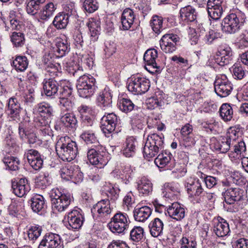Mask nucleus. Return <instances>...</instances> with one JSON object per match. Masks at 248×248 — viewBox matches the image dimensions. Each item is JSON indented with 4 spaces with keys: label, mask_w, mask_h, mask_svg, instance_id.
<instances>
[{
    "label": "nucleus",
    "mask_w": 248,
    "mask_h": 248,
    "mask_svg": "<svg viewBox=\"0 0 248 248\" xmlns=\"http://www.w3.org/2000/svg\"><path fill=\"white\" fill-rule=\"evenodd\" d=\"M56 150L59 157L64 161L70 162L78 154L76 142L67 136L59 138L56 144Z\"/></svg>",
    "instance_id": "nucleus-1"
},
{
    "label": "nucleus",
    "mask_w": 248,
    "mask_h": 248,
    "mask_svg": "<svg viewBox=\"0 0 248 248\" xmlns=\"http://www.w3.org/2000/svg\"><path fill=\"white\" fill-rule=\"evenodd\" d=\"M164 148V136L156 133L151 134L146 140L143 148V155L145 158L150 160L155 156Z\"/></svg>",
    "instance_id": "nucleus-2"
},
{
    "label": "nucleus",
    "mask_w": 248,
    "mask_h": 248,
    "mask_svg": "<svg viewBox=\"0 0 248 248\" xmlns=\"http://www.w3.org/2000/svg\"><path fill=\"white\" fill-rule=\"evenodd\" d=\"M245 14L236 10L227 16L221 24L222 30L226 33L232 34L238 31L245 21Z\"/></svg>",
    "instance_id": "nucleus-3"
},
{
    "label": "nucleus",
    "mask_w": 248,
    "mask_h": 248,
    "mask_svg": "<svg viewBox=\"0 0 248 248\" xmlns=\"http://www.w3.org/2000/svg\"><path fill=\"white\" fill-rule=\"evenodd\" d=\"M95 83V79L91 75L80 76L76 83L78 95L83 98L91 97L96 90Z\"/></svg>",
    "instance_id": "nucleus-4"
},
{
    "label": "nucleus",
    "mask_w": 248,
    "mask_h": 248,
    "mask_svg": "<svg viewBox=\"0 0 248 248\" xmlns=\"http://www.w3.org/2000/svg\"><path fill=\"white\" fill-rule=\"evenodd\" d=\"M150 81L140 75L132 76L127 80L128 90L135 94L146 93L149 89Z\"/></svg>",
    "instance_id": "nucleus-5"
},
{
    "label": "nucleus",
    "mask_w": 248,
    "mask_h": 248,
    "mask_svg": "<svg viewBox=\"0 0 248 248\" xmlns=\"http://www.w3.org/2000/svg\"><path fill=\"white\" fill-rule=\"evenodd\" d=\"M129 222L128 215L126 213L119 212L111 218L108 226L112 232L121 233L128 228Z\"/></svg>",
    "instance_id": "nucleus-6"
},
{
    "label": "nucleus",
    "mask_w": 248,
    "mask_h": 248,
    "mask_svg": "<svg viewBox=\"0 0 248 248\" xmlns=\"http://www.w3.org/2000/svg\"><path fill=\"white\" fill-rule=\"evenodd\" d=\"M215 91L221 97L228 96L232 90V85L225 75L217 77L214 82Z\"/></svg>",
    "instance_id": "nucleus-7"
},
{
    "label": "nucleus",
    "mask_w": 248,
    "mask_h": 248,
    "mask_svg": "<svg viewBox=\"0 0 248 248\" xmlns=\"http://www.w3.org/2000/svg\"><path fill=\"white\" fill-rule=\"evenodd\" d=\"M180 41L179 36L175 34L164 35L160 41L161 50L166 53H172L176 49V46Z\"/></svg>",
    "instance_id": "nucleus-8"
},
{
    "label": "nucleus",
    "mask_w": 248,
    "mask_h": 248,
    "mask_svg": "<svg viewBox=\"0 0 248 248\" xmlns=\"http://www.w3.org/2000/svg\"><path fill=\"white\" fill-rule=\"evenodd\" d=\"M22 108L17 99L15 97H10L6 106L5 112L10 121L18 122L20 119Z\"/></svg>",
    "instance_id": "nucleus-9"
},
{
    "label": "nucleus",
    "mask_w": 248,
    "mask_h": 248,
    "mask_svg": "<svg viewBox=\"0 0 248 248\" xmlns=\"http://www.w3.org/2000/svg\"><path fill=\"white\" fill-rule=\"evenodd\" d=\"M118 122V116L114 113H106L101 119V128L106 136L113 132Z\"/></svg>",
    "instance_id": "nucleus-10"
},
{
    "label": "nucleus",
    "mask_w": 248,
    "mask_h": 248,
    "mask_svg": "<svg viewBox=\"0 0 248 248\" xmlns=\"http://www.w3.org/2000/svg\"><path fill=\"white\" fill-rule=\"evenodd\" d=\"M62 243L61 236L56 233H46L42 240L38 248H59Z\"/></svg>",
    "instance_id": "nucleus-11"
},
{
    "label": "nucleus",
    "mask_w": 248,
    "mask_h": 248,
    "mask_svg": "<svg viewBox=\"0 0 248 248\" xmlns=\"http://www.w3.org/2000/svg\"><path fill=\"white\" fill-rule=\"evenodd\" d=\"M157 57V51L155 49L147 50L144 53L143 59L146 62L145 69L150 73H154L159 70L155 59Z\"/></svg>",
    "instance_id": "nucleus-12"
},
{
    "label": "nucleus",
    "mask_w": 248,
    "mask_h": 248,
    "mask_svg": "<svg viewBox=\"0 0 248 248\" xmlns=\"http://www.w3.org/2000/svg\"><path fill=\"white\" fill-rule=\"evenodd\" d=\"M13 192L19 197L26 196L31 190V186L27 179L21 178L12 183Z\"/></svg>",
    "instance_id": "nucleus-13"
},
{
    "label": "nucleus",
    "mask_w": 248,
    "mask_h": 248,
    "mask_svg": "<svg viewBox=\"0 0 248 248\" xmlns=\"http://www.w3.org/2000/svg\"><path fill=\"white\" fill-rule=\"evenodd\" d=\"M45 94L51 98L59 96L60 85L54 78L45 79L43 82Z\"/></svg>",
    "instance_id": "nucleus-14"
},
{
    "label": "nucleus",
    "mask_w": 248,
    "mask_h": 248,
    "mask_svg": "<svg viewBox=\"0 0 248 248\" xmlns=\"http://www.w3.org/2000/svg\"><path fill=\"white\" fill-rule=\"evenodd\" d=\"M84 221L83 215L78 210H73L67 214V222L69 229L77 230L79 229Z\"/></svg>",
    "instance_id": "nucleus-15"
},
{
    "label": "nucleus",
    "mask_w": 248,
    "mask_h": 248,
    "mask_svg": "<svg viewBox=\"0 0 248 248\" xmlns=\"http://www.w3.org/2000/svg\"><path fill=\"white\" fill-rule=\"evenodd\" d=\"M34 110L38 113L40 118L38 119L43 120L50 121V119L52 116L53 109L52 107L46 102H41L38 104L34 108Z\"/></svg>",
    "instance_id": "nucleus-16"
},
{
    "label": "nucleus",
    "mask_w": 248,
    "mask_h": 248,
    "mask_svg": "<svg viewBox=\"0 0 248 248\" xmlns=\"http://www.w3.org/2000/svg\"><path fill=\"white\" fill-rule=\"evenodd\" d=\"M136 19V15L130 8L125 9L122 14L121 22L124 30H128L133 25Z\"/></svg>",
    "instance_id": "nucleus-17"
},
{
    "label": "nucleus",
    "mask_w": 248,
    "mask_h": 248,
    "mask_svg": "<svg viewBox=\"0 0 248 248\" xmlns=\"http://www.w3.org/2000/svg\"><path fill=\"white\" fill-rule=\"evenodd\" d=\"M212 229L216 235L220 237L226 236L230 232L228 223L222 218L214 221Z\"/></svg>",
    "instance_id": "nucleus-18"
},
{
    "label": "nucleus",
    "mask_w": 248,
    "mask_h": 248,
    "mask_svg": "<svg viewBox=\"0 0 248 248\" xmlns=\"http://www.w3.org/2000/svg\"><path fill=\"white\" fill-rule=\"evenodd\" d=\"M152 210L147 206L136 207L133 211L134 219L138 222H144L150 217Z\"/></svg>",
    "instance_id": "nucleus-19"
},
{
    "label": "nucleus",
    "mask_w": 248,
    "mask_h": 248,
    "mask_svg": "<svg viewBox=\"0 0 248 248\" xmlns=\"http://www.w3.org/2000/svg\"><path fill=\"white\" fill-rule=\"evenodd\" d=\"M168 213L170 217L180 220L185 216V209L178 202H173L167 209Z\"/></svg>",
    "instance_id": "nucleus-20"
},
{
    "label": "nucleus",
    "mask_w": 248,
    "mask_h": 248,
    "mask_svg": "<svg viewBox=\"0 0 248 248\" xmlns=\"http://www.w3.org/2000/svg\"><path fill=\"white\" fill-rule=\"evenodd\" d=\"M180 16L182 21L186 23L194 22L197 16L196 10L190 5L182 8L180 11Z\"/></svg>",
    "instance_id": "nucleus-21"
},
{
    "label": "nucleus",
    "mask_w": 248,
    "mask_h": 248,
    "mask_svg": "<svg viewBox=\"0 0 248 248\" xmlns=\"http://www.w3.org/2000/svg\"><path fill=\"white\" fill-rule=\"evenodd\" d=\"M112 94L108 87H106L101 92L97 98L98 106L102 108L111 106Z\"/></svg>",
    "instance_id": "nucleus-22"
},
{
    "label": "nucleus",
    "mask_w": 248,
    "mask_h": 248,
    "mask_svg": "<svg viewBox=\"0 0 248 248\" xmlns=\"http://www.w3.org/2000/svg\"><path fill=\"white\" fill-rule=\"evenodd\" d=\"M137 145L138 142L135 138L133 137L127 138L122 150L123 155L127 157L134 156L136 153Z\"/></svg>",
    "instance_id": "nucleus-23"
},
{
    "label": "nucleus",
    "mask_w": 248,
    "mask_h": 248,
    "mask_svg": "<svg viewBox=\"0 0 248 248\" xmlns=\"http://www.w3.org/2000/svg\"><path fill=\"white\" fill-rule=\"evenodd\" d=\"M92 212H97L100 216H105L111 212L110 202L108 200H102L95 204L92 209Z\"/></svg>",
    "instance_id": "nucleus-24"
},
{
    "label": "nucleus",
    "mask_w": 248,
    "mask_h": 248,
    "mask_svg": "<svg viewBox=\"0 0 248 248\" xmlns=\"http://www.w3.org/2000/svg\"><path fill=\"white\" fill-rule=\"evenodd\" d=\"M224 197L227 203L231 204L242 199V194L237 188H228L224 193Z\"/></svg>",
    "instance_id": "nucleus-25"
},
{
    "label": "nucleus",
    "mask_w": 248,
    "mask_h": 248,
    "mask_svg": "<svg viewBox=\"0 0 248 248\" xmlns=\"http://www.w3.org/2000/svg\"><path fill=\"white\" fill-rule=\"evenodd\" d=\"M138 190L142 196H148L153 191V184L145 177H142L138 182Z\"/></svg>",
    "instance_id": "nucleus-26"
},
{
    "label": "nucleus",
    "mask_w": 248,
    "mask_h": 248,
    "mask_svg": "<svg viewBox=\"0 0 248 248\" xmlns=\"http://www.w3.org/2000/svg\"><path fill=\"white\" fill-rule=\"evenodd\" d=\"M71 202V196L70 194L63 195L57 200H54L52 204V207L54 210L59 212L64 211L69 205Z\"/></svg>",
    "instance_id": "nucleus-27"
},
{
    "label": "nucleus",
    "mask_w": 248,
    "mask_h": 248,
    "mask_svg": "<svg viewBox=\"0 0 248 248\" xmlns=\"http://www.w3.org/2000/svg\"><path fill=\"white\" fill-rule=\"evenodd\" d=\"M163 227V221L158 217L154 218L149 224L150 233L154 237L158 236L162 233Z\"/></svg>",
    "instance_id": "nucleus-28"
},
{
    "label": "nucleus",
    "mask_w": 248,
    "mask_h": 248,
    "mask_svg": "<svg viewBox=\"0 0 248 248\" xmlns=\"http://www.w3.org/2000/svg\"><path fill=\"white\" fill-rule=\"evenodd\" d=\"M57 9V5L52 2H49L46 4L38 13L40 19L47 20L52 16Z\"/></svg>",
    "instance_id": "nucleus-29"
},
{
    "label": "nucleus",
    "mask_w": 248,
    "mask_h": 248,
    "mask_svg": "<svg viewBox=\"0 0 248 248\" xmlns=\"http://www.w3.org/2000/svg\"><path fill=\"white\" fill-rule=\"evenodd\" d=\"M70 50L69 45L67 40L58 39L56 43L55 55L57 57L61 58L67 54Z\"/></svg>",
    "instance_id": "nucleus-30"
},
{
    "label": "nucleus",
    "mask_w": 248,
    "mask_h": 248,
    "mask_svg": "<svg viewBox=\"0 0 248 248\" xmlns=\"http://www.w3.org/2000/svg\"><path fill=\"white\" fill-rule=\"evenodd\" d=\"M186 188L188 193L192 196H200L203 191L199 180H194L191 183L188 182Z\"/></svg>",
    "instance_id": "nucleus-31"
},
{
    "label": "nucleus",
    "mask_w": 248,
    "mask_h": 248,
    "mask_svg": "<svg viewBox=\"0 0 248 248\" xmlns=\"http://www.w3.org/2000/svg\"><path fill=\"white\" fill-rule=\"evenodd\" d=\"M11 64L17 71L23 72L27 68L29 61L25 56H17L13 61Z\"/></svg>",
    "instance_id": "nucleus-32"
},
{
    "label": "nucleus",
    "mask_w": 248,
    "mask_h": 248,
    "mask_svg": "<svg viewBox=\"0 0 248 248\" xmlns=\"http://www.w3.org/2000/svg\"><path fill=\"white\" fill-rule=\"evenodd\" d=\"M87 25L91 33V39L94 42L96 41L100 31V22L91 18L88 21Z\"/></svg>",
    "instance_id": "nucleus-33"
},
{
    "label": "nucleus",
    "mask_w": 248,
    "mask_h": 248,
    "mask_svg": "<svg viewBox=\"0 0 248 248\" xmlns=\"http://www.w3.org/2000/svg\"><path fill=\"white\" fill-rule=\"evenodd\" d=\"M44 198L41 195H35L31 200V207L33 212L39 213L44 210L45 207Z\"/></svg>",
    "instance_id": "nucleus-34"
},
{
    "label": "nucleus",
    "mask_w": 248,
    "mask_h": 248,
    "mask_svg": "<svg viewBox=\"0 0 248 248\" xmlns=\"http://www.w3.org/2000/svg\"><path fill=\"white\" fill-rule=\"evenodd\" d=\"M163 190L164 196L169 199H175L179 193L178 187L173 183H165Z\"/></svg>",
    "instance_id": "nucleus-35"
},
{
    "label": "nucleus",
    "mask_w": 248,
    "mask_h": 248,
    "mask_svg": "<svg viewBox=\"0 0 248 248\" xmlns=\"http://www.w3.org/2000/svg\"><path fill=\"white\" fill-rule=\"evenodd\" d=\"M45 1L46 0H28L26 6L27 13L31 15H35Z\"/></svg>",
    "instance_id": "nucleus-36"
},
{
    "label": "nucleus",
    "mask_w": 248,
    "mask_h": 248,
    "mask_svg": "<svg viewBox=\"0 0 248 248\" xmlns=\"http://www.w3.org/2000/svg\"><path fill=\"white\" fill-rule=\"evenodd\" d=\"M226 137L222 138L215 143L214 148L220 153H226L231 148V145L233 144Z\"/></svg>",
    "instance_id": "nucleus-37"
},
{
    "label": "nucleus",
    "mask_w": 248,
    "mask_h": 248,
    "mask_svg": "<svg viewBox=\"0 0 248 248\" xmlns=\"http://www.w3.org/2000/svg\"><path fill=\"white\" fill-rule=\"evenodd\" d=\"M220 116L225 122L230 121L232 118L233 111L232 106L227 103L223 104L219 109Z\"/></svg>",
    "instance_id": "nucleus-38"
},
{
    "label": "nucleus",
    "mask_w": 248,
    "mask_h": 248,
    "mask_svg": "<svg viewBox=\"0 0 248 248\" xmlns=\"http://www.w3.org/2000/svg\"><path fill=\"white\" fill-rule=\"evenodd\" d=\"M61 122L66 127L76 128L77 120L75 116L71 113H66L61 117Z\"/></svg>",
    "instance_id": "nucleus-39"
},
{
    "label": "nucleus",
    "mask_w": 248,
    "mask_h": 248,
    "mask_svg": "<svg viewBox=\"0 0 248 248\" xmlns=\"http://www.w3.org/2000/svg\"><path fill=\"white\" fill-rule=\"evenodd\" d=\"M68 22L69 19L67 17L60 13L54 17L52 24L57 29L61 30L66 27Z\"/></svg>",
    "instance_id": "nucleus-40"
},
{
    "label": "nucleus",
    "mask_w": 248,
    "mask_h": 248,
    "mask_svg": "<svg viewBox=\"0 0 248 248\" xmlns=\"http://www.w3.org/2000/svg\"><path fill=\"white\" fill-rule=\"evenodd\" d=\"M150 24L153 31L157 34H159L163 30V18L161 16H154Z\"/></svg>",
    "instance_id": "nucleus-41"
},
{
    "label": "nucleus",
    "mask_w": 248,
    "mask_h": 248,
    "mask_svg": "<svg viewBox=\"0 0 248 248\" xmlns=\"http://www.w3.org/2000/svg\"><path fill=\"white\" fill-rule=\"evenodd\" d=\"M38 119L36 122V126L39 129L40 134L43 136H50L51 129L49 125L50 121Z\"/></svg>",
    "instance_id": "nucleus-42"
},
{
    "label": "nucleus",
    "mask_w": 248,
    "mask_h": 248,
    "mask_svg": "<svg viewBox=\"0 0 248 248\" xmlns=\"http://www.w3.org/2000/svg\"><path fill=\"white\" fill-rule=\"evenodd\" d=\"M171 154L165 153L159 154L155 159V165L161 168H163L167 166L171 160Z\"/></svg>",
    "instance_id": "nucleus-43"
},
{
    "label": "nucleus",
    "mask_w": 248,
    "mask_h": 248,
    "mask_svg": "<svg viewBox=\"0 0 248 248\" xmlns=\"http://www.w3.org/2000/svg\"><path fill=\"white\" fill-rule=\"evenodd\" d=\"M3 162L6 166L11 170H16L19 168V160L12 156H5L3 159Z\"/></svg>",
    "instance_id": "nucleus-44"
},
{
    "label": "nucleus",
    "mask_w": 248,
    "mask_h": 248,
    "mask_svg": "<svg viewBox=\"0 0 248 248\" xmlns=\"http://www.w3.org/2000/svg\"><path fill=\"white\" fill-rule=\"evenodd\" d=\"M118 106L120 109L125 113L131 112L135 107L134 103L129 99L124 98L119 99Z\"/></svg>",
    "instance_id": "nucleus-45"
},
{
    "label": "nucleus",
    "mask_w": 248,
    "mask_h": 248,
    "mask_svg": "<svg viewBox=\"0 0 248 248\" xmlns=\"http://www.w3.org/2000/svg\"><path fill=\"white\" fill-rule=\"evenodd\" d=\"M144 230L140 226H135L130 231V239L133 242H138L143 237Z\"/></svg>",
    "instance_id": "nucleus-46"
},
{
    "label": "nucleus",
    "mask_w": 248,
    "mask_h": 248,
    "mask_svg": "<svg viewBox=\"0 0 248 248\" xmlns=\"http://www.w3.org/2000/svg\"><path fill=\"white\" fill-rule=\"evenodd\" d=\"M96 160L95 164H93V165H95L99 168H103L108 162L109 156L108 153L103 151L101 152L98 151Z\"/></svg>",
    "instance_id": "nucleus-47"
},
{
    "label": "nucleus",
    "mask_w": 248,
    "mask_h": 248,
    "mask_svg": "<svg viewBox=\"0 0 248 248\" xmlns=\"http://www.w3.org/2000/svg\"><path fill=\"white\" fill-rule=\"evenodd\" d=\"M120 173L123 176L122 178L124 179V182L125 184H129L134 176L133 171L129 165L123 166Z\"/></svg>",
    "instance_id": "nucleus-48"
},
{
    "label": "nucleus",
    "mask_w": 248,
    "mask_h": 248,
    "mask_svg": "<svg viewBox=\"0 0 248 248\" xmlns=\"http://www.w3.org/2000/svg\"><path fill=\"white\" fill-rule=\"evenodd\" d=\"M209 16L215 20L220 18L223 13V7H210L207 6Z\"/></svg>",
    "instance_id": "nucleus-49"
},
{
    "label": "nucleus",
    "mask_w": 248,
    "mask_h": 248,
    "mask_svg": "<svg viewBox=\"0 0 248 248\" xmlns=\"http://www.w3.org/2000/svg\"><path fill=\"white\" fill-rule=\"evenodd\" d=\"M242 132L241 128L238 126L230 127L228 130L226 138L230 140L231 142H233L238 137L241 136Z\"/></svg>",
    "instance_id": "nucleus-50"
},
{
    "label": "nucleus",
    "mask_w": 248,
    "mask_h": 248,
    "mask_svg": "<svg viewBox=\"0 0 248 248\" xmlns=\"http://www.w3.org/2000/svg\"><path fill=\"white\" fill-rule=\"evenodd\" d=\"M11 40L13 45L16 47L22 46L25 42L24 35L20 32H14L11 36Z\"/></svg>",
    "instance_id": "nucleus-51"
},
{
    "label": "nucleus",
    "mask_w": 248,
    "mask_h": 248,
    "mask_svg": "<svg viewBox=\"0 0 248 248\" xmlns=\"http://www.w3.org/2000/svg\"><path fill=\"white\" fill-rule=\"evenodd\" d=\"M75 165H66L62 167L60 170L61 177L66 180H70L73 172Z\"/></svg>",
    "instance_id": "nucleus-52"
},
{
    "label": "nucleus",
    "mask_w": 248,
    "mask_h": 248,
    "mask_svg": "<svg viewBox=\"0 0 248 248\" xmlns=\"http://www.w3.org/2000/svg\"><path fill=\"white\" fill-rule=\"evenodd\" d=\"M220 37V33L211 30L206 33L203 40L205 43L210 45Z\"/></svg>",
    "instance_id": "nucleus-53"
},
{
    "label": "nucleus",
    "mask_w": 248,
    "mask_h": 248,
    "mask_svg": "<svg viewBox=\"0 0 248 248\" xmlns=\"http://www.w3.org/2000/svg\"><path fill=\"white\" fill-rule=\"evenodd\" d=\"M81 138L87 143H95L97 140L93 129L85 130L81 135Z\"/></svg>",
    "instance_id": "nucleus-54"
},
{
    "label": "nucleus",
    "mask_w": 248,
    "mask_h": 248,
    "mask_svg": "<svg viewBox=\"0 0 248 248\" xmlns=\"http://www.w3.org/2000/svg\"><path fill=\"white\" fill-rule=\"evenodd\" d=\"M83 7L86 12L92 13L98 9L99 4L96 0H85Z\"/></svg>",
    "instance_id": "nucleus-55"
},
{
    "label": "nucleus",
    "mask_w": 248,
    "mask_h": 248,
    "mask_svg": "<svg viewBox=\"0 0 248 248\" xmlns=\"http://www.w3.org/2000/svg\"><path fill=\"white\" fill-rule=\"evenodd\" d=\"M42 231V227L38 225L31 226L28 232V236L30 240H35L41 235Z\"/></svg>",
    "instance_id": "nucleus-56"
},
{
    "label": "nucleus",
    "mask_w": 248,
    "mask_h": 248,
    "mask_svg": "<svg viewBox=\"0 0 248 248\" xmlns=\"http://www.w3.org/2000/svg\"><path fill=\"white\" fill-rule=\"evenodd\" d=\"M235 78L241 79L244 78L245 73L243 67L239 63L234 64L231 69Z\"/></svg>",
    "instance_id": "nucleus-57"
},
{
    "label": "nucleus",
    "mask_w": 248,
    "mask_h": 248,
    "mask_svg": "<svg viewBox=\"0 0 248 248\" xmlns=\"http://www.w3.org/2000/svg\"><path fill=\"white\" fill-rule=\"evenodd\" d=\"M35 183L38 187L41 189L45 188L46 186L49 184L48 176L45 174L39 175L35 178Z\"/></svg>",
    "instance_id": "nucleus-58"
},
{
    "label": "nucleus",
    "mask_w": 248,
    "mask_h": 248,
    "mask_svg": "<svg viewBox=\"0 0 248 248\" xmlns=\"http://www.w3.org/2000/svg\"><path fill=\"white\" fill-rule=\"evenodd\" d=\"M83 179V173L80 171L78 166L75 165L73 172H72L70 180L77 184L82 181Z\"/></svg>",
    "instance_id": "nucleus-59"
},
{
    "label": "nucleus",
    "mask_w": 248,
    "mask_h": 248,
    "mask_svg": "<svg viewBox=\"0 0 248 248\" xmlns=\"http://www.w3.org/2000/svg\"><path fill=\"white\" fill-rule=\"evenodd\" d=\"M74 44L78 49H81L83 46L84 41L81 32L78 30L75 31L73 36Z\"/></svg>",
    "instance_id": "nucleus-60"
},
{
    "label": "nucleus",
    "mask_w": 248,
    "mask_h": 248,
    "mask_svg": "<svg viewBox=\"0 0 248 248\" xmlns=\"http://www.w3.org/2000/svg\"><path fill=\"white\" fill-rule=\"evenodd\" d=\"M232 52L230 47L228 46H220L217 53L216 57H229L231 58Z\"/></svg>",
    "instance_id": "nucleus-61"
},
{
    "label": "nucleus",
    "mask_w": 248,
    "mask_h": 248,
    "mask_svg": "<svg viewBox=\"0 0 248 248\" xmlns=\"http://www.w3.org/2000/svg\"><path fill=\"white\" fill-rule=\"evenodd\" d=\"M143 117L141 115L136 113L133 114L131 117V124L135 126H136L139 129L143 128Z\"/></svg>",
    "instance_id": "nucleus-62"
},
{
    "label": "nucleus",
    "mask_w": 248,
    "mask_h": 248,
    "mask_svg": "<svg viewBox=\"0 0 248 248\" xmlns=\"http://www.w3.org/2000/svg\"><path fill=\"white\" fill-rule=\"evenodd\" d=\"M196 142L195 137L193 134L183 137L182 144L186 148H191L194 146Z\"/></svg>",
    "instance_id": "nucleus-63"
},
{
    "label": "nucleus",
    "mask_w": 248,
    "mask_h": 248,
    "mask_svg": "<svg viewBox=\"0 0 248 248\" xmlns=\"http://www.w3.org/2000/svg\"><path fill=\"white\" fill-rule=\"evenodd\" d=\"M93 122L94 120L93 116L89 115L81 116V126L85 130L92 127Z\"/></svg>",
    "instance_id": "nucleus-64"
}]
</instances>
